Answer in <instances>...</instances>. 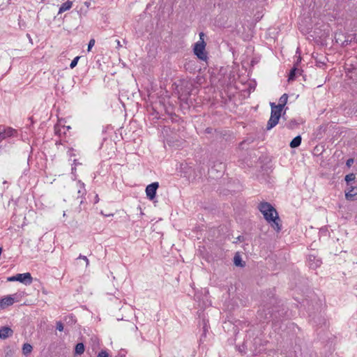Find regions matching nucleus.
Wrapping results in <instances>:
<instances>
[{"label": "nucleus", "mask_w": 357, "mask_h": 357, "mask_svg": "<svg viewBox=\"0 0 357 357\" xmlns=\"http://www.w3.org/2000/svg\"><path fill=\"white\" fill-rule=\"evenodd\" d=\"M288 100V96L286 93H284L279 100V104L276 106H280V109H282L284 105H286Z\"/></svg>", "instance_id": "nucleus-14"}, {"label": "nucleus", "mask_w": 357, "mask_h": 357, "mask_svg": "<svg viewBox=\"0 0 357 357\" xmlns=\"http://www.w3.org/2000/svg\"><path fill=\"white\" fill-rule=\"evenodd\" d=\"M17 281L25 284H30L32 282V277L29 273H18Z\"/></svg>", "instance_id": "nucleus-8"}, {"label": "nucleus", "mask_w": 357, "mask_h": 357, "mask_svg": "<svg viewBox=\"0 0 357 357\" xmlns=\"http://www.w3.org/2000/svg\"><path fill=\"white\" fill-rule=\"evenodd\" d=\"M77 184L78 187L77 193L79 194V197H83L86 194L85 185L81 181H78Z\"/></svg>", "instance_id": "nucleus-12"}, {"label": "nucleus", "mask_w": 357, "mask_h": 357, "mask_svg": "<svg viewBox=\"0 0 357 357\" xmlns=\"http://www.w3.org/2000/svg\"><path fill=\"white\" fill-rule=\"evenodd\" d=\"M345 197L348 201L357 200V187L350 186L345 191Z\"/></svg>", "instance_id": "nucleus-7"}, {"label": "nucleus", "mask_w": 357, "mask_h": 357, "mask_svg": "<svg viewBox=\"0 0 357 357\" xmlns=\"http://www.w3.org/2000/svg\"><path fill=\"white\" fill-rule=\"evenodd\" d=\"M302 138L300 135L295 137L290 142L291 148H297L301 144Z\"/></svg>", "instance_id": "nucleus-11"}, {"label": "nucleus", "mask_w": 357, "mask_h": 357, "mask_svg": "<svg viewBox=\"0 0 357 357\" xmlns=\"http://www.w3.org/2000/svg\"><path fill=\"white\" fill-rule=\"evenodd\" d=\"M13 331L10 328L4 326L0 328V338L6 339L12 335Z\"/></svg>", "instance_id": "nucleus-9"}, {"label": "nucleus", "mask_w": 357, "mask_h": 357, "mask_svg": "<svg viewBox=\"0 0 357 357\" xmlns=\"http://www.w3.org/2000/svg\"><path fill=\"white\" fill-rule=\"evenodd\" d=\"M355 178H356L355 174L351 173V174H349L346 175L344 180L347 183H349V182L354 181Z\"/></svg>", "instance_id": "nucleus-20"}, {"label": "nucleus", "mask_w": 357, "mask_h": 357, "mask_svg": "<svg viewBox=\"0 0 357 357\" xmlns=\"http://www.w3.org/2000/svg\"><path fill=\"white\" fill-rule=\"evenodd\" d=\"M72 6L73 2L70 1H67L65 3H62L59 8V14L70 10L72 8Z\"/></svg>", "instance_id": "nucleus-10"}, {"label": "nucleus", "mask_w": 357, "mask_h": 357, "mask_svg": "<svg viewBox=\"0 0 357 357\" xmlns=\"http://www.w3.org/2000/svg\"><path fill=\"white\" fill-rule=\"evenodd\" d=\"M159 187V184L158 182L152 183L148 185L146 188V197L149 199L153 200L156 195L157 189Z\"/></svg>", "instance_id": "nucleus-5"}, {"label": "nucleus", "mask_w": 357, "mask_h": 357, "mask_svg": "<svg viewBox=\"0 0 357 357\" xmlns=\"http://www.w3.org/2000/svg\"><path fill=\"white\" fill-rule=\"evenodd\" d=\"M84 351V345L83 343H77L75 348V352L76 354L81 355Z\"/></svg>", "instance_id": "nucleus-15"}, {"label": "nucleus", "mask_w": 357, "mask_h": 357, "mask_svg": "<svg viewBox=\"0 0 357 357\" xmlns=\"http://www.w3.org/2000/svg\"><path fill=\"white\" fill-rule=\"evenodd\" d=\"M84 4L86 7V8H89L91 6V1L90 0H86V1H85L84 2Z\"/></svg>", "instance_id": "nucleus-30"}, {"label": "nucleus", "mask_w": 357, "mask_h": 357, "mask_svg": "<svg viewBox=\"0 0 357 357\" xmlns=\"http://www.w3.org/2000/svg\"><path fill=\"white\" fill-rule=\"evenodd\" d=\"M33 347L29 343H24L22 346V354L25 356H28L31 353Z\"/></svg>", "instance_id": "nucleus-13"}, {"label": "nucleus", "mask_w": 357, "mask_h": 357, "mask_svg": "<svg viewBox=\"0 0 357 357\" xmlns=\"http://www.w3.org/2000/svg\"><path fill=\"white\" fill-rule=\"evenodd\" d=\"M95 45V40L94 39H91L89 42V44H88V52H90L91 48L94 46Z\"/></svg>", "instance_id": "nucleus-24"}, {"label": "nucleus", "mask_w": 357, "mask_h": 357, "mask_svg": "<svg viewBox=\"0 0 357 357\" xmlns=\"http://www.w3.org/2000/svg\"><path fill=\"white\" fill-rule=\"evenodd\" d=\"M76 171V168L75 167H72V173H74V172Z\"/></svg>", "instance_id": "nucleus-33"}, {"label": "nucleus", "mask_w": 357, "mask_h": 357, "mask_svg": "<svg viewBox=\"0 0 357 357\" xmlns=\"http://www.w3.org/2000/svg\"><path fill=\"white\" fill-rule=\"evenodd\" d=\"M108 354L107 353V351H101L100 352H99V354H98V356L97 357H108Z\"/></svg>", "instance_id": "nucleus-26"}, {"label": "nucleus", "mask_w": 357, "mask_h": 357, "mask_svg": "<svg viewBox=\"0 0 357 357\" xmlns=\"http://www.w3.org/2000/svg\"><path fill=\"white\" fill-rule=\"evenodd\" d=\"M6 137H7L5 133V126H0V142Z\"/></svg>", "instance_id": "nucleus-22"}, {"label": "nucleus", "mask_w": 357, "mask_h": 357, "mask_svg": "<svg viewBox=\"0 0 357 357\" xmlns=\"http://www.w3.org/2000/svg\"><path fill=\"white\" fill-rule=\"evenodd\" d=\"M79 58H80L79 56H76V57H75L73 59V60L71 61V63L70 64V68L73 69V68H74L77 66V62H78Z\"/></svg>", "instance_id": "nucleus-23"}, {"label": "nucleus", "mask_w": 357, "mask_h": 357, "mask_svg": "<svg viewBox=\"0 0 357 357\" xmlns=\"http://www.w3.org/2000/svg\"><path fill=\"white\" fill-rule=\"evenodd\" d=\"M16 130L12 128L5 127V133L7 137L14 136L16 133Z\"/></svg>", "instance_id": "nucleus-17"}, {"label": "nucleus", "mask_w": 357, "mask_h": 357, "mask_svg": "<svg viewBox=\"0 0 357 357\" xmlns=\"http://www.w3.org/2000/svg\"><path fill=\"white\" fill-rule=\"evenodd\" d=\"M77 259H82V260H84L86 261V266H87L89 265V259L86 256L79 255Z\"/></svg>", "instance_id": "nucleus-27"}, {"label": "nucleus", "mask_w": 357, "mask_h": 357, "mask_svg": "<svg viewBox=\"0 0 357 357\" xmlns=\"http://www.w3.org/2000/svg\"><path fill=\"white\" fill-rule=\"evenodd\" d=\"M242 260L240 256L236 255L234 258V263L237 266H243V264L241 263Z\"/></svg>", "instance_id": "nucleus-21"}, {"label": "nucleus", "mask_w": 357, "mask_h": 357, "mask_svg": "<svg viewBox=\"0 0 357 357\" xmlns=\"http://www.w3.org/2000/svg\"><path fill=\"white\" fill-rule=\"evenodd\" d=\"M56 329L59 331H63V324L61 321L56 323Z\"/></svg>", "instance_id": "nucleus-25"}, {"label": "nucleus", "mask_w": 357, "mask_h": 357, "mask_svg": "<svg viewBox=\"0 0 357 357\" xmlns=\"http://www.w3.org/2000/svg\"><path fill=\"white\" fill-rule=\"evenodd\" d=\"M96 202L98 201V195L96 196Z\"/></svg>", "instance_id": "nucleus-34"}, {"label": "nucleus", "mask_w": 357, "mask_h": 357, "mask_svg": "<svg viewBox=\"0 0 357 357\" xmlns=\"http://www.w3.org/2000/svg\"><path fill=\"white\" fill-rule=\"evenodd\" d=\"M206 43L204 42V33H199V40L195 44L194 53L201 60L206 61L207 54L205 52Z\"/></svg>", "instance_id": "nucleus-2"}, {"label": "nucleus", "mask_w": 357, "mask_h": 357, "mask_svg": "<svg viewBox=\"0 0 357 357\" xmlns=\"http://www.w3.org/2000/svg\"><path fill=\"white\" fill-rule=\"evenodd\" d=\"M258 209L263 214L264 219L271 224V227L276 231L281 230L280 219L275 208L268 202H261Z\"/></svg>", "instance_id": "nucleus-1"}, {"label": "nucleus", "mask_w": 357, "mask_h": 357, "mask_svg": "<svg viewBox=\"0 0 357 357\" xmlns=\"http://www.w3.org/2000/svg\"><path fill=\"white\" fill-rule=\"evenodd\" d=\"M116 45H117V47H120L122 46L121 44L120 40H116Z\"/></svg>", "instance_id": "nucleus-31"}, {"label": "nucleus", "mask_w": 357, "mask_h": 357, "mask_svg": "<svg viewBox=\"0 0 357 357\" xmlns=\"http://www.w3.org/2000/svg\"><path fill=\"white\" fill-rule=\"evenodd\" d=\"M299 70L296 67H294L289 73L288 81L290 82L294 80L296 76L297 72Z\"/></svg>", "instance_id": "nucleus-16"}, {"label": "nucleus", "mask_w": 357, "mask_h": 357, "mask_svg": "<svg viewBox=\"0 0 357 357\" xmlns=\"http://www.w3.org/2000/svg\"><path fill=\"white\" fill-rule=\"evenodd\" d=\"M271 317V314H270V312L266 314L265 317H262V312L261 311L258 312V317L260 319L261 321H268Z\"/></svg>", "instance_id": "nucleus-18"}, {"label": "nucleus", "mask_w": 357, "mask_h": 357, "mask_svg": "<svg viewBox=\"0 0 357 357\" xmlns=\"http://www.w3.org/2000/svg\"><path fill=\"white\" fill-rule=\"evenodd\" d=\"M207 331H208V326H207L206 323L205 321H204L203 333L201 335L200 342L204 341V339L206 337Z\"/></svg>", "instance_id": "nucleus-19"}, {"label": "nucleus", "mask_w": 357, "mask_h": 357, "mask_svg": "<svg viewBox=\"0 0 357 357\" xmlns=\"http://www.w3.org/2000/svg\"><path fill=\"white\" fill-rule=\"evenodd\" d=\"M211 130H212L211 128H207V129L206 130V132H208V133H211Z\"/></svg>", "instance_id": "nucleus-32"}, {"label": "nucleus", "mask_w": 357, "mask_h": 357, "mask_svg": "<svg viewBox=\"0 0 357 357\" xmlns=\"http://www.w3.org/2000/svg\"><path fill=\"white\" fill-rule=\"evenodd\" d=\"M307 262L309 267L312 269H316L322 264L321 260L313 255H308Z\"/></svg>", "instance_id": "nucleus-6"}, {"label": "nucleus", "mask_w": 357, "mask_h": 357, "mask_svg": "<svg viewBox=\"0 0 357 357\" xmlns=\"http://www.w3.org/2000/svg\"><path fill=\"white\" fill-rule=\"evenodd\" d=\"M354 159L353 158H349L347 160L346 162V165L348 167H350L352 164L354 163Z\"/></svg>", "instance_id": "nucleus-28"}, {"label": "nucleus", "mask_w": 357, "mask_h": 357, "mask_svg": "<svg viewBox=\"0 0 357 357\" xmlns=\"http://www.w3.org/2000/svg\"><path fill=\"white\" fill-rule=\"evenodd\" d=\"M271 117L267 123V130H271L273 127H275L280 119L281 116V112L282 109H280V106H275V103H271Z\"/></svg>", "instance_id": "nucleus-3"}, {"label": "nucleus", "mask_w": 357, "mask_h": 357, "mask_svg": "<svg viewBox=\"0 0 357 357\" xmlns=\"http://www.w3.org/2000/svg\"><path fill=\"white\" fill-rule=\"evenodd\" d=\"M17 274L8 278V281H17Z\"/></svg>", "instance_id": "nucleus-29"}, {"label": "nucleus", "mask_w": 357, "mask_h": 357, "mask_svg": "<svg viewBox=\"0 0 357 357\" xmlns=\"http://www.w3.org/2000/svg\"><path fill=\"white\" fill-rule=\"evenodd\" d=\"M17 294H15L0 298V310H3L8 306L12 305L15 301H17Z\"/></svg>", "instance_id": "nucleus-4"}]
</instances>
